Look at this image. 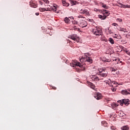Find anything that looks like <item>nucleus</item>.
Masks as SVG:
<instances>
[{"label": "nucleus", "mask_w": 130, "mask_h": 130, "mask_svg": "<svg viewBox=\"0 0 130 130\" xmlns=\"http://www.w3.org/2000/svg\"><path fill=\"white\" fill-rule=\"evenodd\" d=\"M116 21H117L118 22H120L122 21V19H121V18H117Z\"/></svg>", "instance_id": "nucleus-31"}, {"label": "nucleus", "mask_w": 130, "mask_h": 130, "mask_svg": "<svg viewBox=\"0 0 130 130\" xmlns=\"http://www.w3.org/2000/svg\"><path fill=\"white\" fill-rule=\"evenodd\" d=\"M104 122H102V123H103Z\"/></svg>", "instance_id": "nucleus-43"}, {"label": "nucleus", "mask_w": 130, "mask_h": 130, "mask_svg": "<svg viewBox=\"0 0 130 130\" xmlns=\"http://www.w3.org/2000/svg\"><path fill=\"white\" fill-rule=\"evenodd\" d=\"M88 84L89 86L90 87V88H91V89H93V90H95V85L93 83L89 82H88Z\"/></svg>", "instance_id": "nucleus-15"}, {"label": "nucleus", "mask_w": 130, "mask_h": 130, "mask_svg": "<svg viewBox=\"0 0 130 130\" xmlns=\"http://www.w3.org/2000/svg\"><path fill=\"white\" fill-rule=\"evenodd\" d=\"M69 38H71L73 41L79 42L80 41V38L78 37L77 35H72L69 36Z\"/></svg>", "instance_id": "nucleus-7"}, {"label": "nucleus", "mask_w": 130, "mask_h": 130, "mask_svg": "<svg viewBox=\"0 0 130 130\" xmlns=\"http://www.w3.org/2000/svg\"><path fill=\"white\" fill-rule=\"evenodd\" d=\"M103 15H99V18L101 19L102 20H105L106 19L107 17H108L110 15V13H109V11L104 10L103 12Z\"/></svg>", "instance_id": "nucleus-3"}, {"label": "nucleus", "mask_w": 130, "mask_h": 130, "mask_svg": "<svg viewBox=\"0 0 130 130\" xmlns=\"http://www.w3.org/2000/svg\"><path fill=\"white\" fill-rule=\"evenodd\" d=\"M102 7L104 8V9H108V7H107L105 4H103L102 5Z\"/></svg>", "instance_id": "nucleus-27"}, {"label": "nucleus", "mask_w": 130, "mask_h": 130, "mask_svg": "<svg viewBox=\"0 0 130 130\" xmlns=\"http://www.w3.org/2000/svg\"><path fill=\"white\" fill-rule=\"evenodd\" d=\"M109 41L111 43V44H114V40L113 39L110 38H109Z\"/></svg>", "instance_id": "nucleus-18"}, {"label": "nucleus", "mask_w": 130, "mask_h": 130, "mask_svg": "<svg viewBox=\"0 0 130 130\" xmlns=\"http://www.w3.org/2000/svg\"><path fill=\"white\" fill-rule=\"evenodd\" d=\"M71 67L75 68V67H79V68H82L83 65L80 63V62H77V60H75L73 61V62L70 63Z\"/></svg>", "instance_id": "nucleus-5"}, {"label": "nucleus", "mask_w": 130, "mask_h": 130, "mask_svg": "<svg viewBox=\"0 0 130 130\" xmlns=\"http://www.w3.org/2000/svg\"><path fill=\"white\" fill-rule=\"evenodd\" d=\"M86 11H87V9H84V10L81 9L80 10L79 13L80 14H85Z\"/></svg>", "instance_id": "nucleus-21"}, {"label": "nucleus", "mask_w": 130, "mask_h": 130, "mask_svg": "<svg viewBox=\"0 0 130 130\" xmlns=\"http://www.w3.org/2000/svg\"><path fill=\"white\" fill-rule=\"evenodd\" d=\"M64 21L65 22V23H69V22H70V19H69V18L68 17H66L65 19H64Z\"/></svg>", "instance_id": "nucleus-26"}, {"label": "nucleus", "mask_w": 130, "mask_h": 130, "mask_svg": "<svg viewBox=\"0 0 130 130\" xmlns=\"http://www.w3.org/2000/svg\"><path fill=\"white\" fill-rule=\"evenodd\" d=\"M62 3L63 4V6L65 7H69L70 6V4L67 3L65 0H62Z\"/></svg>", "instance_id": "nucleus-16"}, {"label": "nucleus", "mask_w": 130, "mask_h": 130, "mask_svg": "<svg viewBox=\"0 0 130 130\" xmlns=\"http://www.w3.org/2000/svg\"><path fill=\"white\" fill-rule=\"evenodd\" d=\"M39 3L40 5H41V6H42V5H43V2H42V1H39Z\"/></svg>", "instance_id": "nucleus-33"}, {"label": "nucleus", "mask_w": 130, "mask_h": 130, "mask_svg": "<svg viewBox=\"0 0 130 130\" xmlns=\"http://www.w3.org/2000/svg\"><path fill=\"white\" fill-rule=\"evenodd\" d=\"M103 73V72H102V73L100 74V77L101 78L104 77L105 78V77H107V74H108V73H107V71L105 70Z\"/></svg>", "instance_id": "nucleus-10"}, {"label": "nucleus", "mask_w": 130, "mask_h": 130, "mask_svg": "<svg viewBox=\"0 0 130 130\" xmlns=\"http://www.w3.org/2000/svg\"><path fill=\"white\" fill-rule=\"evenodd\" d=\"M94 12H98V9H96V8H94Z\"/></svg>", "instance_id": "nucleus-38"}, {"label": "nucleus", "mask_w": 130, "mask_h": 130, "mask_svg": "<svg viewBox=\"0 0 130 130\" xmlns=\"http://www.w3.org/2000/svg\"><path fill=\"white\" fill-rule=\"evenodd\" d=\"M78 24L80 27H81V28L86 27L87 25H88V23H87V21L83 20H80Z\"/></svg>", "instance_id": "nucleus-8"}, {"label": "nucleus", "mask_w": 130, "mask_h": 130, "mask_svg": "<svg viewBox=\"0 0 130 130\" xmlns=\"http://www.w3.org/2000/svg\"><path fill=\"white\" fill-rule=\"evenodd\" d=\"M30 6L31 8H36V7H37V4L32 3L31 4H30Z\"/></svg>", "instance_id": "nucleus-20"}, {"label": "nucleus", "mask_w": 130, "mask_h": 130, "mask_svg": "<svg viewBox=\"0 0 130 130\" xmlns=\"http://www.w3.org/2000/svg\"><path fill=\"white\" fill-rule=\"evenodd\" d=\"M94 98H95L96 100H100V99L102 98V95L101 93L97 92L94 95Z\"/></svg>", "instance_id": "nucleus-9"}, {"label": "nucleus", "mask_w": 130, "mask_h": 130, "mask_svg": "<svg viewBox=\"0 0 130 130\" xmlns=\"http://www.w3.org/2000/svg\"><path fill=\"white\" fill-rule=\"evenodd\" d=\"M129 8H130V5H129Z\"/></svg>", "instance_id": "nucleus-44"}, {"label": "nucleus", "mask_w": 130, "mask_h": 130, "mask_svg": "<svg viewBox=\"0 0 130 130\" xmlns=\"http://www.w3.org/2000/svg\"><path fill=\"white\" fill-rule=\"evenodd\" d=\"M118 30L119 31H121L122 32H124V33H125V32H127L126 29L121 27H120Z\"/></svg>", "instance_id": "nucleus-19"}, {"label": "nucleus", "mask_w": 130, "mask_h": 130, "mask_svg": "<svg viewBox=\"0 0 130 130\" xmlns=\"http://www.w3.org/2000/svg\"><path fill=\"white\" fill-rule=\"evenodd\" d=\"M108 31V34H111L112 33V31H111V29H110V27H108L107 29H106Z\"/></svg>", "instance_id": "nucleus-24"}, {"label": "nucleus", "mask_w": 130, "mask_h": 130, "mask_svg": "<svg viewBox=\"0 0 130 130\" xmlns=\"http://www.w3.org/2000/svg\"><path fill=\"white\" fill-rule=\"evenodd\" d=\"M111 90L113 92H115V91H116V89L115 88H112Z\"/></svg>", "instance_id": "nucleus-34"}, {"label": "nucleus", "mask_w": 130, "mask_h": 130, "mask_svg": "<svg viewBox=\"0 0 130 130\" xmlns=\"http://www.w3.org/2000/svg\"><path fill=\"white\" fill-rule=\"evenodd\" d=\"M78 18H82L83 19L85 18V17L84 16H82V15L78 16Z\"/></svg>", "instance_id": "nucleus-32"}, {"label": "nucleus", "mask_w": 130, "mask_h": 130, "mask_svg": "<svg viewBox=\"0 0 130 130\" xmlns=\"http://www.w3.org/2000/svg\"><path fill=\"white\" fill-rule=\"evenodd\" d=\"M116 38H117L118 39H121V36H117V37H116Z\"/></svg>", "instance_id": "nucleus-35"}, {"label": "nucleus", "mask_w": 130, "mask_h": 130, "mask_svg": "<svg viewBox=\"0 0 130 130\" xmlns=\"http://www.w3.org/2000/svg\"><path fill=\"white\" fill-rule=\"evenodd\" d=\"M98 71H99L100 74H101L102 73H104V72H105V71H106V69L104 68H99Z\"/></svg>", "instance_id": "nucleus-13"}, {"label": "nucleus", "mask_w": 130, "mask_h": 130, "mask_svg": "<svg viewBox=\"0 0 130 130\" xmlns=\"http://www.w3.org/2000/svg\"><path fill=\"white\" fill-rule=\"evenodd\" d=\"M111 84H116V82L115 81H112L111 82V84H108V85H109L110 87H112V88H113V85Z\"/></svg>", "instance_id": "nucleus-23"}, {"label": "nucleus", "mask_w": 130, "mask_h": 130, "mask_svg": "<svg viewBox=\"0 0 130 130\" xmlns=\"http://www.w3.org/2000/svg\"><path fill=\"white\" fill-rule=\"evenodd\" d=\"M85 14L86 16H90V12H89V11H88L87 10H86V11H85Z\"/></svg>", "instance_id": "nucleus-28"}, {"label": "nucleus", "mask_w": 130, "mask_h": 130, "mask_svg": "<svg viewBox=\"0 0 130 130\" xmlns=\"http://www.w3.org/2000/svg\"><path fill=\"white\" fill-rule=\"evenodd\" d=\"M118 102L120 103V105L122 106L123 104H124L126 105V106H127L129 104V100L126 99V100H122V101H118Z\"/></svg>", "instance_id": "nucleus-6"}, {"label": "nucleus", "mask_w": 130, "mask_h": 130, "mask_svg": "<svg viewBox=\"0 0 130 130\" xmlns=\"http://www.w3.org/2000/svg\"><path fill=\"white\" fill-rule=\"evenodd\" d=\"M121 128L122 130H128V127H127V126H124Z\"/></svg>", "instance_id": "nucleus-25"}, {"label": "nucleus", "mask_w": 130, "mask_h": 130, "mask_svg": "<svg viewBox=\"0 0 130 130\" xmlns=\"http://www.w3.org/2000/svg\"><path fill=\"white\" fill-rule=\"evenodd\" d=\"M118 5H120V8H123L124 9H129V5H124L123 4H122V3H118Z\"/></svg>", "instance_id": "nucleus-12"}, {"label": "nucleus", "mask_w": 130, "mask_h": 130, "mask_svg": "<svg viewBox=\"0 0 130 130\" xmlns=\"http://www.w3.org/2000/svg\"><path fill=\"white\" fill-rule=\"evenodd\" d=\"M88 54L83 55L80 59L81 62H89L92 63V59L90 57H88Z\"/></svg>", "instance_id": "nucleus-2"}, {"label": "nucleus", "mask_w": 130, "mask_h": 130, "mask_svg": "<svg viewBox=\"0 0 130 130\" xmlns=\"http://www.w3.org/2000/svg\"><path fill=\"white\" fill-rule=\"evenodd\" d=\"M112 25L113 26H117V23H113V24H112Z\"/></svg>", "instance_id": "nucleus-36"}, {"label": "nucleus", "mask_w": 130, "mask_h": 130, "mask_svg": "<svg viewBox=\"0 0 130 130\" xmlns=\"http://www.w3.org/2000/svg\"><path fill=\"white\" fill-rule=\"evenodd\" d=\"M116 69H114V68H112V72H116Z\"/></svg>", "instance_id": "nucleus-37"}, {"label": "nucleus", "mask_w": 130, "mask_h": 130, "mask_svg": "<svg viewBox=\"0 0 130 130\" xmlns=\"http://www.w3.org/2000/svg\"><path fill=\"white\" fill-rule=\"evenodd\" d=\"M36 16H39V13L37 12L35 13Z\"/></svg>", "instance_id": "nucleus-39"}, {"label": "nucleus", "mask_w": 130, "mask_h": 130, "mask_svg": "<svg viewBox=\"0 0 130 130\" xmlns=\"http://www.w3.org/2000/svg\"><path fill=\"white\" fill-rule=\"evenodd\" d=\"M72 23H73V24H74V25H76V24H79V23L78 22V21H72Z\"/></svg>", "instance_id": "nucleus-30"}, {"label": "nucleus", "mask_w": 130, "mask_h": 130, "mask_svg": "<svg viewBox=\"0 0 130 130\" xmlns=\"http://www.w3.org/2000/svg\"><path fill=\"white\" fill-rule=\"evenodd\" d=\"M71 19H73V20H74V17H70Z\"/></svg>", "instance_id": "nucleus-40"}, {"label": "nucleus", "mask_w": 130, "mask_h": 130, "mask_svg": "<svg viewBox=\"0 0 130 130\" xmlns=\"http://www.w3.org/2000/svg\"><path fill=\"white\" fill-rule=\"evenodd\" d=\"M88 21H91V19H88Z\"/></svg>", "instance_id": "nucleus-41"}, {"label": "nucleus", "mask_w": 130, "mask_h": 130, "mask_svg": "<svg viewBox=\"0 0 130 130\" xmlns=\"http://www.w3.org/2000/svg\"><path fill=\"white\" fill-rule=\"evenodd\" d=\"M71 4L72 6H75L76 5H78V2L72 0L71 1Z\"/></svg>", "instance_id": "nucleus-17"}, {"label": "nucleus", "mask_w": 130, "mask_h": 130, "mask_svg": "<svg viewBox=\"0 0 130 130\" xmlns=\"http://www.w3.org/2000/svg\"><path fill=\"white\" fill-rule=\"evenodd\" d=\"M121 94H122V95H129L130 93L128 91V90L127 89H124L123 90L121 91Z\"/></svg>", "instance_id": "nucleus-11"}, {"label": "nucleus", "mask_w": 130, "mask_h": 130, "mask_svg": "<svg viewBox=\"0 0 130 130\" xmlns=\"http://www.w3.org/2000/svg\"><path fill=\"white\" fill-rule=\"evenodd\" d=\"M92 32L95 36L102 35V30L100 29V28L93 29Z\"/></svg>", "instance_id": "nucleus-4"}, {"label": "nucleus", "mask_w": 130, "mask_h": 130, "mask_svg": "<svg viewBox=\"0 0 130 130\" xmlns=\"http://www.w3.org/2000/svg\"><path fill=\"white\" fill-rule=\"evenodd\" d=\"M100 78H99V77H97V76H94V77L93 78L94 81H100V80H101V77H100Z\"/></svg>", "instance_id": "nucleus-22"}, {"label": "nucleus", "mask_w": 130, "mask_h": 130, "mask_svg": "<svg viewBox=\"0 0 130 130\" xmlns=\"http://www.w3.org/2000/svg\"><path fill=\"white\" fill-rule=\"evenodd\" d=\"M43 2L44 3H45V4H49V2L48 0H43Z\"/></svg>", "instance_id": "nucleus-29"}, {"label": "nucleus", "mask_w": 130, "mask_h": 130, "mask_svg": "<svg viewBox=\"0 0 130 130\" xmlns=\"http://www.w3.org/2000/svg\"><path fill=\"white\" fill-rule=\"evenodd\" d=\"M57 6L56 5L54 4L53 6H51L49 8H47V9L45 8H40L39 11L40 12H45V11H53V12H55V13H58V11H57V8H56Z\"/></svg>", "instance_id": "nucleus-1"}, {"label": "nucleus", "mask_w": 130, "mask_h": 130, "mask_svg": "<svg viewBox=\"0 0 130 130\" xmlns=\"http://www.w3.org/2000/svg\"><path fill=\"white\" fill-rule=\"evenodd\" d=\"M102 60L103 61H104L105 62H110L111 61V60L110 59H106L105 57H103L102 58Z\"/></svg>", "instance_id": "nucleus-14"}, {"label": "nucleus", "mask_w": 130, "mask_h": 130, "mask_svg": "<svg viewBox=\"0 0 130 130\" xmlns=\"http://www.w3.org/2000/svg\"><path fill=\"white\" fill-rule=\"evenodd\" d=\"M106 84H108V83L107 82H106Z\"/></svg>", "instance_id": "nucleus-42"}]
</instances>
